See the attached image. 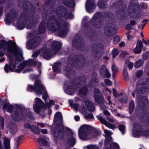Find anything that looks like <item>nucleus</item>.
<instances>
[{
    "mask_svg": "<svg viewBox=\"0 0 149 149\" xmlns=\"http://www.w3.org/2000/svg\"><path fill=\"white\" fill-rule=\"evenodd\" d=\"M84 59V56L80 54L74 55L68 58V62L64 65V69L66 71L65 75L67 77L70 79L75 76V72L72 68H79L84 66L85 64L82 61Z\"/></svg>",
    "mask_w": 149,
    "mask_h": 149,
    "instance_id": "f257e3e1",
    "label": "nucleus"
},
{
    "mask_svg": "<svg viewBox=\"0 0 149 149\" xmlns=\"http://www.w3.org/2000/svg\"><path fill=\"white\" fill-rule=\"evenodd\" d=\"M103 17V15L101 13L97 12L93 15L90 21L84 24V26L85 30V35L89 37L91 40L93 39L96 33V31L92 26L97 29L101 28L103 23L102 18Z\"/></svg>",
    "mask_w": 149,
    "mask_h": 149,
    "instance_id": "f03ea898",
    "label": "nucleus"
},
{
    "mask_svg": "<svg viewBox=\"0 0 149 149\" xmlns=\"http://www.w3.org/2000/svg\"><path fill=\"white\" fill-rule=\"evenodd\" d=\"M87 79L84 76H79L64 85L65 92L69 95H73L76 91L77 86L84 85L86 84Z\"/></svg>",
    "mask_w": 149,
    "mask_h": 149,
    "instance_id": "7ed1b4c3",
    "label": "nucleus"
},
{
    "mask_svg": "<svg viewBox=\"0 0 149 149\" xmlns=\"http://www.w3.org/2000/svg\"><path fill=\"white\" fill-rule=\"evenodd\" d=\"M48 17L47 26L48 29L51 31L54 32L60 29L61 27L66 28L68 27V23L64 22L62 24V19L50 15H48Z\"/></svg>",
    "mask_w": 149,
    "mask_h": 149,
    "instance_id": "20e7f679",
    "label": "nucleus"
},
{
    "mask_svg": "<svg viewBox=\"0 0 149 149\" xmlns=\"http://www.w3.org/2000/svg\"><path fill=\"white\" fill-rule=\"evenodd\" d=\"M105 19L109 20V23L106 24L104 27L105 35L108 36L111 34H115L116 29L115 26L111 23L113 22V18L109 13H105Z\"/></svg>",
    "mask_w": 149,
    "mask_h": 149,
    "instance_id": "39448f33",
    "label": "nucleus"
},
{
    "mask_svg": "<svg viewBox=\"0 0 149 149\" xmlns=\"http://www.w3.org/2000/svg\"><path fill=\"white\" fill-rule=\"evenodd\" d=\"M128 13L130 15L134 18L139 17L140 14V6L139 4L132 0L129 3Z\"/></svg>",
    "mask_w": 149,
    "mask_h": 149,
    "instance_id": "423d86ee",
    "label": "nucleus"
},
{
    "mask_svg": "<svg viewBox=\"0 0 149 149\" xmlns=\"http://www.w3.org/2000/svg\"><path fill=\"white\" fill-rule=\"evenodd\" d=\"M27 111V109L24 107L16 104L14 113L12 115L13 120L16 122L22 120L24 116L23 111Z\"/></svg>",
    "mask_w": 149,
    "mask_h": 149,
    "instance_id": "0eeeda50",
    "label": "nucleus"
},
{
    "mask_svg": "<svg viewBox=\"0 0 149 149\" xmlns=\"http://www.w3.org/2000/svg\"><path fill=\"white\" fill-rule=\"evenodd\" d=\"M40 81L38 79H36L34 81V86L28 84L27 87V91L30 92H32L33 91H34L38 94H42L43 91L45 90V87L40 83Z\"/></svg>",
    "mask_w": 149,
    "mask_h": 149,
    "instance_id": "6e6552de",
    "label": "nucleus"
},
{
    "mask_svg": "<svg viewBox=\"0 0 149 149\" xmlns=\"http://www.w3.org/2000/svg\"><path fill=\"white\" fill-rule=\"evenodd\" d=\"M28 13L27 11L26 12L24 11L19 15L16 23L18 29L22 30L24 28L29 19V17L27 15Z\"/></svg>",
    "mask_w": 149,
    "mask_h": 149,
    "instance_id": "1a4fd4ad",
    "label": "nucleus"
},
{
    "mask_svg": "<svg viewBox=\"0 0 149 149\" xmlns=\"http://www.w3.org/2000/svg\"><path fill=\"white\" fill-rule=\"evenodd\" d=\"M12 44V47L11 49V51L8 53L13 54L15 56V60L14 61L13 63H16V65L17 64V61H20L21 60L20 59V57L23 58L22 54V49L20 48H17V45L16 43L13 41V42H11Z\"/></svg>",
    "mask_w": 149,
    "mask_h": 149,
    "instance_id": "9d476101",
    "label": "nucleus"
},
{
    "mask_svg": "<svg viewBox=\"0 0 149 149\" xmlns=\"http://www.w3.org/2000/svg\"><path fill=\"white\" fill-rule=\"evenodd\" d=\"M101 44L98 42L93 43L91 45V51L93 56L95 58L99 59L101 57L102 53L101 52Z\"/></svg>",
    "mask_w": 149,
    "mask_h": 149,
    "instance_id": "9b49d317",
    "label": "nucleus"
},
{
    "mask_svg": "<svg viewBox=\"0 0 149 149\" xmlns=\"http://www.w3.org/2000/svg\"><path fill=\"white\" fill-rule=\"evenodd\" d=\"M93 127L85 124L81 126L79 130V136L82 140L84 139L83 135L86 136L89 135L93 130Z\"/></svg>",
    "mask_w": 149,
    "mask_h": 149,
    "instance_id": "f8f14e48",
    "label": "nucleus"
},
{
    "mask_svg": "<svg viewBox=\"0 0 149 149\" xmlns=\"http://www.w3.org/2000/svg\"><path fill=\"white\" fill-rule=\"evenodd\" d=\"M23 6L24 8L23 11L27 12V15L29 17H31L33 16L35 12L36 8L29 1H26L24 2L23 3Z\"/></svg>",
    "mask_w": 149,
    "mask_h": 149,
    "instance_id": "ddd939ff",
    "label": "nucleus"
},
{
    "mask_svg": "<svg viewBox=\"0 0 149 149\" xmlns=\"http://www.w3.org/2000/svg\"><path fill=\"white\" fill-rule=\"evenodd\" d=\"M42 38L40 36H36L29 40L27 42L26 47L29 50L35 49L40 42Z\"/></svg>",
    "mask_w": 149,
    "mask_h": 149,
    "instance_id": "4468645a",
    "label": "nucleus"
},
{
    "mask_svg": "<svg viewBox=\"0 0 149 149\" xmlns=\"http://www.w3.org/2000/svg\"><path fill=\"white\" fill-rule=\"evenodd\" d=\"M124 2L123 0H119L115 1L113 4V6L116 9H119V13L121 17L124 18L125 17V8L123 7Z\"/></svg>",
    "mask_w": 149,
    "mask_h": 149,
    "instance_id": "2eb2a0df",
    "label": "nucleus"
},
{
    "mask_svg": "<svg viewBox=\"0 0 149 149\" xmlns=\"http://www.w3.org/2000/svg\"><path fill=\"white\" fill-rule=\"evenodd\" d=\"M72 45L79 49L83 48L84 47V43L83 38L79 36H76L72 41Z\"/></svg>",
    "mask_w": 149,
    "mask_h": 149,
    "instance_id": "dca6fc26",
    "label": "nucleus"
},
{
    "mask_svg": "<svg viewBox=\"0 0 149 149\" xmlns=\"http://www.w3.org/2000/svg\"><path fill=\"white\" fill-rule=\"evenodd\" d=\"M58 127H62L60 129H54L53 132V137L54 138L59 139L62 138L65 132V129L62 125L60 123L56 124Z\"/></svg>",
    "mask_w": 149,
    "mask_h": 149,
    "instance_id": "f3484780",
    "label": "nucleus"
},
{
    "mask_svg": "<svg viewBox=\"0 0 149 149\" xmlns=\"http://www.w3.org/2000/svg\"><path fill=\"white\" fill-rule=\"evenodd\" d=\"M11 42H13V41L10 40L8 41L5 40H0V49H7L8 52H10L13 45Z\"/></svg>",
    "mask_w": 149,
    "mask_h": 149,
    "instance_id": "a211bd4d",
    "label": "nucleus"
},
{
    "mask_svg": "<svg viewBox=\"0 0 149 149\" xmlns=\"http://www.w3.org/2000/svg\"><path fill=\"white\" fill-rule=\"evenodd\" d=\"M18 16L17 12L15 11H11L10 13H8L6 15L5 21L6 24H10L12 19L15 20Z\"/></svg>",
    "mask_w": 149,
    "mask_h": 149,
    "instance_id": "6ab92c4d",
    "label": "nucleus"
},
{
    "mask_svg": "<svg viewBox=\"0 0 149 149\" xmlns=\"http://www.w3.org/2000/svg\"><path fill=\"white\" fill-rule=\"evenodd\" d=\"M147 89H149V80L145 84H138L136 86V91L139 94H144Z\"/></svg>",
    "mask_w": 149,
    "mask_h": 149,
    "instance_id": "aec40b11",
    "label": "nucleus"
},
{
    "mask_svg": "<svg viewBox=\"0 0 149 149\" xmlns=\"http://www.w3.org/2000/svg\"><path fill=\"white\" fill-rule=\"evenodd\" d=\"M41 49V53H42L43 57L47 60H50L52 57L51 51L47 47H42Z\"/></svg>",
    "mask_w": 149,
    "mask_h": 149,
    "instance_id": "412c9836",
    "label": "nucleus"
},
{
    "mask_svg": "<svg viewBox=\"0 0 149 149\" xmlns=\"http://www.w3.org/2000/svg\"><path fill=\"white\" fill-rule=\"evenodd\" d=\"M100 73L101 76L104 78H109L111 76V74L105 65H102L101 66Z\"/></svg>",
    "mask_w": 149,
    "mask_h": 149,
    "instance_id": "4be33fe9",
    "label": "nucleus"
},
{
    "mask_svg": "<svg viewBox=\"0 0 149 149\" xmlns=\"http://www.w3.org/2000/svg\"><path fill=\"white\" fill-rule=\"evenodd\" d=\"M68 12L67 8L63 6L59 7L56 11V14L59 17H64Z\"/></svg>",
    "mask_w": 149,
    "mask_h": 149,
    "instance_id": "5701e85b",
    "label": "nucleus"
},
{
    "mask_svg": "<svg viewBox=\"0 0 149 149\" xmlns=\"http://www.w3.org/2000/svg\"><path fill=\"white\" fill-rule=\"evenodd\" d=\"M46 30L45 22L43 21L41 22L40 24L38 27L37 33L38 35L44 33Z\"/></svg>",
    "mask_w": 149,
    "mask_h": 149,
    "instance_id": "b1692460",
    "label": "nucleus"
},
{
    "mask_svg": "<svg viewBox=\"0 0 149 149\" xmlns=\"http://www.w3.org/2000/svg\"><path fill=\"white\" fill-rule=\"evenodd\" d=\"M62 46V44L59 41H54L52 42L51 47L53 51L58 52Z\"/></svg>",
    "mask_w": 149,
    "mask_h": 149,
    "instance_id": "393cba45",
    "label": "nucleus"
},
{
    "mask_svg": "<svg viewBox=\"0 0 149 149\" xmlns=\"http://www.w3.org/2000/svg\"><path fill=\"white\" fill-rule=\"evenodd\" d=\"M136 116L141 120L145 117L146 115V112L144 109H139L135 110Z\"/></svg>",
    "mask_w": 149,
    "mask_h": 149,
    "instance_id": "a878e982",
    "label": "nucleus"
},
{
    "mask_svg": "<svg viewBox=\"0 0 149 149\" xmlns=\"http://www.w3.org/2000/svg\"><path fill=\"white\" fill-rule=\"evenodd\" d=\"M91 79L89 83V85L91 87H93L95 86L96 83L99 81L98 79L97 78V74L95 72L92 73L91 76Z\"/></svg>",
    "mask_w": 149,
    "mask_h": 149,
    "instance_id": "bb28decb",
    "label": "nucleus"
},
{
    "mask_svg": "<svg viewBox=\"0 0 149 149\" xmlns=\"http://www.w3.org/2000/svg\"><path fill=\"white\" fill-rule=\"evenodd\" d=\"M94 99L95 101L98 104L102 105L104 103V98L102 94L100 95L94 94Z\"/></svg>",
    "mask_w": 149,
    "mask_h": 149,
    "instance_id": "cd10ccee",
    "label": "nucleus"
},
{
    "mask_svg": "<svg viewBox=\"0 0 149 149\" xmlns=\"http://www.w3.org/2000/svg\"><path fill=\"white\" fill-rule=\"evenodd\" d=\"M59 120H60V122L61 123H63V118L61 113L60 111H57L55 114L53 122L55 124H57L59 121Z\"/></svg>",
    "mask_w": 149,
    "mask_h": 149,
    "instance_id": "c85d7f7f",
    "label": "nucleus"
},
{
    "mask_svg": "<svg viewBox=\"0 0 149 149\" xmlns=\"http://www.w3.org/2000/svg\"><path fill=\"white\" fill-rule=\"evenodd\" d=\"M16 66V63H14L13 65L9 64L6 63L4 67V71L6 73H8L9 72H13L14 71Z\"/></svg>",
    "mask_w": 149,
    "mask_h": 149,
    "instance_id": "c756f323",
    "label": "nucleus"
},
{
    "mask_svg": "<svg viewBox=\"0 0 149 149\" xmlns=\"http://www.w3.org/2000/svg\"><path fill=\"white\" fill-rule=\"evenodd\" d=\"M33 109L34 111L38 114H39L41 109H46V107H45V105H41L40 104H34L33 105Z\"/></svg>",
    "mask_w": 149,
    "mask_h": 149,
    "instance_id": "7c9ffc66",
    "label": "nucleus"
},
{
    "mask_svg": "<svg viewBox=\"0 0 149 149\" xmlns=\"http://www.w3.org/2000/svg\"><path fill=\"white\" fill-rule=\"evenodd\" d=\"M148 100L146 96H141V99L139 104L141 107H146L148 104Z\"/></svg>",
    "mask_w": 149,
    "mask_h": 149,
    "instance_id": "2f4dec72",
    "label": "nucleus"
},
{
    "mask_svg": "<svg viewBox=\"0 0 149 149\" xmlns=\"http://www.w3.org/2000/svg\"><path fill=\"white\" fill-rule=\"evenodd\" d=\"M88 1L86 4V9L88 12H90L91 9L94 8V3L92 0H87Z\"/></svg>",
    "mask_w": 149,
    "mask_h": 149,
    "instance_id": "473e14b6",
    "label": "nucleus"
},
{
    "mask_svg": "<svg viewBox=\"0 0 149 149\" xmlns=\"http://www.w3.org/2000/svg\"><path fill=\"white\" fill-rule=\"evenodd\" d=\"M63 2L64 5L72 8L75 6V2L73 0H63Z\"/></svg>",
    "mask_w": 149,
    "mask_h": 149,
    "instance_id": "72a5a7b5",
    "label": "nucleus"
},
{
    "mask_svg": "<svg viewBox=\"0 0 149 149\" xmlns=\"http://www.w3.org/2000/svg\"><path fill=\"white\" fill-rule=\"evenodd\" d=\"M85 104L88 110L90 112H93L95 109L94 105L92 101L87 100Z\"/></svg>",
    "mask_w": 149,
    "mask_h": 149,
    "instance_id": "f704fd0d",
    "label": "nucleus"
},
{
    "mask_svg": "<svg viewBox=\"0 0 149 149\" xmlns=\"http://www.w3.org/2000/svg\"><path fill=\"white\" fill-rule=\"evenodd\" d=\"M8 103L5 102L4 103H3V109H6L7 111L9 113H11L13 111V105L11 104H8Z\"/></svg>",
    "mask_w": 149,
    "mask_h": 149,
    "instance_id": "c9c22d12",
    "label": "nucleus"
},
{
    "mask_svg": "<svg viewBox=\"0 0 149 149\" xmlns=\"http://www.w3.org/2000/svg\"><path fill=\"white\" fill-rule=\"evenodd\" d=\"M88 91V88L87 86H85L82 87L79 91L78 93L81 96H86Z\"/></svg>",
    "mask_w": 149,
    "mask_h": 149,
    "instance_id": "e433bc0d",
    "label": "nucleus"
},
{
    "mask_svg": "<svg viewBox=\"0 0 149 149\" xmlns=\"http://www.w3.org/2000/svg\"><path fill=\"white\" fill-rule=\"evenodd\" d=\"M57 32V36L61 37H65L68 32L67 29H61Z\"/></svg>",
    "mask_w": 149,
    "mask_h": 149,
    "instance_id": "4c0bfd02",
    "label": "nucleus"
},
{
    "mask_svg": "<svg viewBox=\"0 0 149 149\" xmlns=\"http://www.w3.org/2000/svg\"><path fill=\"white\" fill-rule=\"evenodd\" d=\"M61 65V63H56L52 66V70L54 72H60L61 71L60 67Z\"/></svg>",
    "mask_w": 149,
    "mask_h": 149,
    "instance_id": "58836bf2",
    "label": "nucleus"
},
{
    "mask_svg": "<svg viewBox=\"0 0 149 149\" xmlns=\"http://www.w3.org/2000/svg\"><path fill=\"white\" fill-rule=\"evenodd\" d=\"M135 108L134 103L133 100H131L130 102L129 106V113L130 114L132 113Z\"/></svg>",
    "mask_w": 149,
    "mask_h": 149,
    "instance_id": "ea45409f",
    "label": "nucleus"
},
{
    "mask_svg": "<svg viewBox=\"0 0 149 149\" xmlns=\"http://www.w3.org/2000/svg\"><path fill=\"white\" fill-rule=\"evenodd\" d=\"M144 63V61L143 59H139L134 63V67L136 68H139L143 65Z\"/></svg>",
    "mask_w": 149,
    "mask_h": 149,
    "instance_id": "a19ab883",
    "label": "nucleus"
},
{
    "mask_svg": "<svg viewBox=\"0 0 149 149\" xmlns=\"http://www.w3.org/2000/svg\"><path fill=\"white\" fill-rule=\"evenodd\" d=\"M37 141L41 145L47 146L48 145V141L45 139H42L40 138H38L37 139Z\"/></svg>",
    "mask_w": 149,
    "mask_h": 149,
    "instance_id": "79ce46f5",
    "label": "nucleus"
},
{
    "mask_svg": "<svg viewBox=\"0 0 149 149\" xmlns=\"http://www.w3.org/2000/svg\"><path fill=\"white\" fill-rule=\"evenodd\" d=\"M10 140L8 138H5L3 141V145L5 149L10 148Z\"/></svg>",
    "mask_w": 149,
    "mask_h": 149,
    "instance_id": "37998d69",
    "label": "nucleus"
},
{
    "mask_svg": "<svg viewBox=\"0 0 149 149\" xmlns=\"http://www.w3.org/2000/svg\"><path fill=\"white\" fill-rule=\"evenodd\" d=\"M76 142V140L73 136L70 137L68 139V143L72 147L74 146Z\"/></svg>",
    "mask_w": 149,
    "mask_h": 149,
    "instance_id": "c03bdc74",
    "label": "nucleus"
},
{
    "mask_svg": "<svg viewBox=\"0 0 149 149\" xmlns=\"http://www.w3.org/2000/svg\"><path fill=\"white\" fill-rule=\"evenodd\" d=\"M112 141L113 139L111 136H106L104 140L105 146H108Z\"/></svg>",
    "mask_w": 149,
    "mask_h": 149,
    "instance_id": "a18cd8bd",
    "label": "nucleus"
},
{
    "mask_svg": "<svg viewBox=\"0 0 149 149\" xmlns=\"http://www.w3.org/2000/svg\"><path fill=\"white\" fill-rule=\"evenodd\" d=\"M32 17H29V20L28 22L27 26L26 27V28L27 29H31L33 28H34L36 25V24H34L33 22L31 21V18Z\"/></svg>",
    "mask_w": 149,
    "mask_h": 149,
    "instance_id": "49530a36",
    "label": "nucleus"
},
{
    "mask_svg": "<svg viewBox=\"0 0 149 149\" xmlns=\"http://www.w3.org/2000/svg\"><path fill=\"white\" fill-rule=\"evenodd\" d=\"M25 63L26 65H34L36 64L37 62L35 59H31L27 61H25Z\"/></svg>",
    "mask_w": 149,
    "mask_h": 149,
    "instance_id": "de8ad7c7",
    "label": "nucleus"
},
{
    "mask_svg": "<svg viewBox=\"0 0 149 149\" xmlns=\"http://www.w3.org/2000/svg\"><path fill=\"white\" fill-rule=\"evenodd\" d=\"M33 15V16L31 18V21L33 22L34 24H36L38 22V21L39 19V16L37 15H35L34 16Z\"/></svg>",
    "mask_w": 149,
    "mask_h": 149,
    "instance_id": "09e8293b",
    "label": "nucleus"
},
{
    "mask_svg": "<svg viewBox=\"0 0 149 149\" xmlns=\"http://www.w3.org/2000/svg\"><path fill=\"white\" fill-rule=\"evenodd\" d=\"M107 4V2L102 1V0L98 1L97 3L98 6L99 8H104L105 7Z\"/></svg>",
    "mask_w": 149,
    "mask_h": 149,
    "instance_id": "8fccbe9b",
    "label": "nucleus"
},
{
    "mask_svg": "<svg viewBox=\"0 0 149 149\" xmlns=\"http://www.w3.org/2000/svg\"><path fill=\"white\" fill-rule=\"evenodd\" d=\"M49 14H48L47 15L46 12L45 11H43L42 12V19L43 21H47V22L48 21V15H50V16L51 15H52L51 14V13H49Z\"/></svg>",
    "mask_w": 149,
    "mask_h": 149,
    "instance_id": "3c124183",
    "label": "nucleus"
},
{
    "mask_svg": "<svg viewBox=\"0 0 149 149\" xmlns=\"http://www.w3.org/2000/svg\"><path fill=\"white\" fill-rule=\"evenodd\" d=\"M119 146L117 143L112 142L110 145V149H119Z\"/></svg>",
    "mask_w": 149,
    "mask_h": 149,
    "instance_id": "603ef678",
    "label": "nucleus"
},
{
    "mask_svg": "<svg viewBox=\"0 0 149 149\" xmlns=\"http://www.w3.org/2000/svg\"><path fill=\"white\" fill-rule=\"evenodd\" d=\"M24 113L25 114L27 117L29 119H33V112L29 111L27 112V111H24Z\"/></svg>",
    "mask_w": 149,
    "mask_h": 149,
    "instance_id": "864d4df0",
    "label": "nucleus"
},
{
    "mask_svg": "<svg viewBox=\"0 0 149 149\" xmlns=\"http://www.w3.org/2000/svg\"><path fill=\"white\" fill-rule=\"evenodd\" d=\"M31 130L34 133L37 134H39L40 132V130L38 127L33 125H32Z\"/></svg>",
    "mask_w": 149,
    "mask_h": 149,
    "instance_id": "5fc2aeb1",
    "label": "nucleus"
},
{
    "mask_svg": "<svg viewBox=\"0 0 149 149\" xmlns=\"http://www.w3.org/2000/svg\"><path fill=\"white\" fill-rule=\"evenodd\" d=\"M141 135L144 137H148L149 136V129L141 130Z\"/></svg>",
    "mask_w": 149,
    "mask_h": 149,
    "instance_id": "6e6d98bb",
    "label": "nucleus"
},
{
    "mask_svg": "<svg viewBox=\"0 0 149 149\" xmlns=\"http://www.w3.org/2000/svg\"><path fill=\"white\" fill-rule=\"evenodd\" d=\"M123 74L124 75L125 81L127 82L129 81L128 74L127 72L125 69H124L123 70Z\"/></svg>",
    "mask_w": 149,
    "mask_h": 149,
    "instance_id": "4d7b16f0",
    "label": "nucleus"
},
{
    "mask_svg": "<svg viewBox=\"0 0 149 149\" xmlns=\"http://www.w3.org/2000/svg\"><path fill=\"white\" fill-rule=\"evenodd\" d=\"M133 127L135 130H141L143 128L141 125L139 123H135L133 125Z\"/></svg>",
    "mask_w": 149,
    "mask_h": 149,
    "instance_id": "13d9d810",
    "label": "nucleus"
},
{
    "mask_svg": "<svg viewBox=\"0 0 149 149\" xmlns=\"http://www.w3.org/2000/svg\"><path fill=\"white\" fill-rule=\"evenodd\" d=\"M118 129L122 132V134H124L125 133V125L120 124L118 125Z\"/></svg>",
    "mask_w": 149,
    "mask_h": 149,
    "instance_id": "bf43d9fd",
    "label": "nucleus"
},
{
    "mask_svg": "<svg viewBox=\"0 0 149 149\" xmlns=\"http://www.w3.org/2000/svg\"><path fill=\"white\" fill-rule=\"evenodd\" d=\"M120 38L119 36L117 35L116 36L113 38V42L114 45H116L120 42Z\"/></svg>",
    "mask_w": 149,
    "mask_h": 149,
    "instance_id": "052dcab7",
    "label": "nucleus"
},
{
    "mask_svg": "<svg viewBox=\"0 0 149 149\" xmlns=\"http://www.w3.org/2000/svg\"><path fill=\"white\" fill-rule=\"evenodd\" d=\"M112 56L113 58H115L118 54L119 52L117 48H113L112 51Z\"/></svg>",
    "mask_w": 149,
    "mask_h": 149,
    "instance_id": "680f3d73",
    "label": "nucleus"
},
{
    "mask_svg": "<svg viewBox=\"0 0 149 149\" xmlns=\"http://www.w3.org/2000/svg\"><path fill=\"white\" fill-rule=\"evenodd\" d=\"M41 49L36 50L32 55L31 57L34 58H36L39 55V54L40 53H41Z\"/></svg>",
    "mask_w": 149,
    "mask_h": 149,
    "instance_id": "e2e57ef3",
    "label": "nucleus"
},
{
    "mask_svg": "<svg viewBox=\"0 0 149 149\" xmlns=\"http://www.w3.org/2000/svg\"><path fill=\"white\" fill-rule=\"evenodd\" d=\"M135 132L134 133V136L136 138H139L140 137L141 134V130H134Z\"/></svg>",
    "mask_w": 149,
    "mask_h": 149,
    "instance_id": "0e129e2a",
    "label": "nucleus"
},
{
    "mask_svg": "<svg viewBox=\"0 0 149 149\" xmlns=\"http://www.w3.org/2000/svg\"><path fill=\"white\" fill-rule=\"evenodd\" d=\"M64 17L66 19H72L73 17V15L71 12H68L66 13V15Z\"/></svg>",
    "mask_w": 149,
    "mask_h": 149,
    "instance_id": "69168bd1",
    "label": "nucleus"
},
{
    "mask_svg": "<svg viewBox=\"0 0 149 149\" xmlns=\"http://www.w3.org/2000/svg\"><path fill=\"white\" fill-rule=\"evenodd\" d=\"M98 120H99L100 122L102 124L105 125L106 123L107 122L101 116H100L97 117Z\"/></svg>",
    "mask_w": 149,
    "mask_h": 149,
    "instance_id": "338daca9",
    "label": "nucleus"
},
{
    "mask_svg": "<svg viewBox=\"0 0 149 149\" xmlns=\"http://www.w3.org/2000/svg\"><path fill=\"white\" fill-rule=\"evenodd\" d=\"M35 104H41V105H45L43 102L42 101V100L40 98L38 97L36 98L35 100Z\"/></svg>",
    "mask_w": 149,
    "mask_h": 149,
    "instance_id": "774afa93",
    "label": "nucleus"
}]
</instances>
